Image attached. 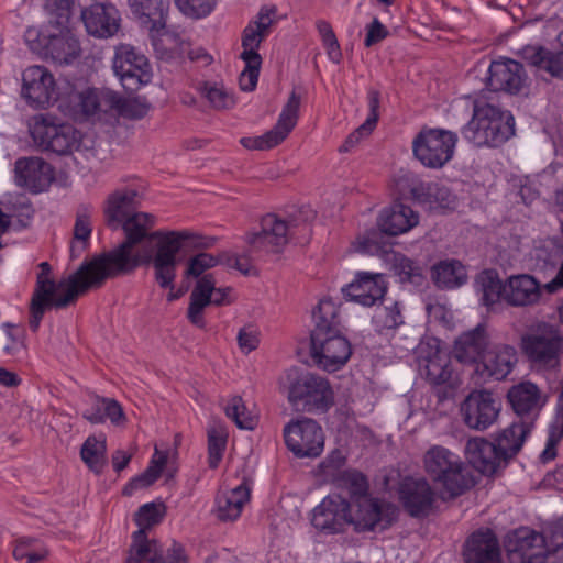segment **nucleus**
<instances>
[{
  "label": "nucleus",
  "instance_id": "27",
  "mask_svg": "<svg viewBox=\"0 0 563 563\" xmlns=\"http://www.w3.org/2000/svg\"><path fill=\"white\" fill-rule=\"evenodd\" d=\"M466 457L472 466L483 475L490 476L507 465L495 442L484 438H472L465 446Z\"/></svg>",
  "mask_w": 563,
  "mask_h": 563
},
{
  "label": "nucleus",
  "instance_id": "49",
  "mask_svg": "<svg viewBox=\"0 0 563 563\" xmlns=\"http://www.w3.org/2000/svg\"><path fill=\"white\" fill-rule=\"evenodd\" d=\"M404 323V317L398 302L377 308L373 316V324L377 332L394 330Z\"/></svg>",
  "mask_w": 563,
  "mask_h": 563
},
{
  "label": "nucleus",
  "instance_id": "45",
  "mask_svg": "<svg viewBox=\"0 0 563 563\" xmlns=\"http://www.w3.org/2000/svg\"><path fill=\"white\" fill-rule=\"evenodd\" d=\"M106 440H98L96 437H88L84 442L80 456L85 464L95 473H101L106 464Z\"/></svg>",
  "mask_w": 563,
  "mask_h": 563
},
{
  "label": "nucleus",
  "instance_id": "29",
  "mask_svg": "<svg viewBox=\"0 0 563 563\" xmlns=\"http://www.w3.org/2000/svg\"><path fill=\"white\" fill-rule=\"evenodd\" d=\"M517 363V351L508 344H500L486 351L477 365V372L495 380L505 379Z\"/></svg>",
  "mask_w": 563,
  "mask_h": 563
},
{
  "label": "nucleus",
  "instance_id": "35",
  "mask_svg": "<svg viewBox=\"0 0 563 563\" xmlns=\"http://www.w3.org/2000/svg\"><path fill=\"white\" fill-rule=\"evenodd\" d=\"M112 90L87 88L71 95L79 111L87 118L101 119L111 112Z\"/></svg>",
  "mask_w": 563,
  "mask_h": 563
},
{
  "label": "nucleus",
  "instance_id": "10",
  "mask_svg": "<svg viewBox=\"0 0 563 563\" xmlns=\"http://www.w3.org/2000/svg\"><path fill=\"white\" fill-rule=\"evenodd\" d=\"M29 130L34 143L43 151L67 155L78 148V132L70 124H56L49 115H34Z\"/></svg>",
  "mask_w": 563,
  "mask_h": 563
},
{
  "label": "nucleus",
  "instance_id": "57",
  "mask_svg": "<svg viewBox=\"0 0 563 563\" xmlns=\"http://www.w3.org/2000/svg\"><path fill=\"white\" fill-rule=\"evenodd\" d=\"M158 478L159 475L155 471H152V468L146 467V470L142 474L133 477L124 486L122 493L125 496H132L135 492L150 487Z\"/></svg>",
  "mask_w": 563,
  "mask_h": 563
},
{
  "label": "nucleus",
  "instance_id": "31",
  "mask_svg": "<svg viewBox=\"0 0 563 563\" xmlns=\"http://www.w3.org/2000/svg\"><path fill=\"white\" fill-rule=\"evenodd\" d=\"M540 297V283L530 275L510 276L504 285V299L511 306H531L537 303Z\"/></svg>",
  "mask_w": 563,
  "mask_h": 563
},
{
  "label": "nucleus",
  "instance_id": "26",
  "mask_svg": "<svg viewBox=\"0 0 563 563\" xmlns=\"http://www.w3.org/2000/svg\"><path fill=\"white\" fill-rule=\"evenodd\" d=\"M465 563H501L499 542L489 528L474 531L463 547Z\"/></svg>",
  "mask_w": 563,
  "mask_h": 563
},
{
  "label": "nucleus",
  "instance_id": "32",
  "mask_svg": "<svg viewBox=\"0 0 563 563\" xmlns=\"http://www.w3.org/2000/svg\"><path fill=\"white\" fill-rule=\"evenodd\" d=\"M489 343L485 325L478 324L455 340L453 353L459 362L471 364L483 357Z\"/></svg>",
  "mask_w": 563,
  "mask_h": 563
},
{
  "label": "nucleus",
  "instance_id": "14",
  "mask_svg": "<svg viewBox=\"0 0 563 563\" xmlns=\"http://www.w3.org/2000/svg\"><path fill=\"white\" fill-rule=\"evenodd\" d=\"M125 563H187V556L179 543L174 542L164 551L157 540L134 531Z\"/></svg>",
  "mask_w": 563,
  "mask_h": 563
},
{
  "label": "nucleus",
  "instance_id": "24",
  "mask_svg": "<svg viewBox=\"0 0 563 563\" xmlns=\"http://www.w3.org/2000/svg\"><path fill=\"white\" fill-rule=\"evenodd\" d=\"M417 354L420 369L430 384L442 385L450 380V357L439 349L437 341L421 342L417 347Z\"/></svg>",
  "mask_w": 563,
  "mask_h": 563
},
{
  "label": "nucleus",
  "instance_id": "4",
  "mask_svg": "<svg viewBox=\"0 0 563 563\" xmlns=\"http://www.w3.org/2000/svg\"><path fill=\"white\" fill-rule=\"evenodd\" d=\"M423 466L431 481L449 498L463 495L475 484L461 457L442 445H432L427 450Z\"/></svg>",
  "mask_w": 563,
  "mask_h": 563
},
{
  "label": "nucleus",
  "instance_id": "46",
  "mask_svg": "<svg viewBox=\"0 0 563 563\" xmlns=\"http://www.w3.org/2000/svg\"><path fill=\"white\" fill-rule=\"evenodd\" d=\"M49 52L58 64H70L80 54V46L73 37H55L49 43Z\"/></svg>",
  "mask_w": 563,
  "mask_h": 563
},
{
  "label": "nucleus",
  "instance_id": "21",
  "mask_svg": "<svg viewBox=\"0 0 563 563\" xmlns=\"http://www.w3.org/2000/svg\"><path fill=\"white\" fill-rule=\"evenodd\" d=\"M54 179L52 166L41 157H21L14 164V181L16 186L31 192L46 190Z\"/></svg>",
  "mask_w": 563,
  "mask_h": 563
},
{
  "label": "nucleus",
  "instance_id": "59",
  "mask_svg": "<svg viewBox=\"0 0 563 563\" xmlns=\"http://www.w3.org/2000/svg\"><path fill=\"white\" fill-rule=\"evenodd\" d=\"M562 438H563L562 431L549 429V435H548L545 448L540 454V461L543 464H547L550 461L555 459V456L558 454L556 446Z\"/></svg>",
  "mask_w": 563,
  "mask_h": 563
},
{
  "label": "nucleus",
  "instance_id": "47",
  "mask_svg": "<svg viewBox=\"0 0 563 563\" xmlns=\"http://www.w3.org/2000/svg\"><path fill=\"white\" fill-rule=\"evenodd\" d=\"M225 415L240 429L253 430L256 426V417L246 408L240 396L232 397L224 408Z\"/></svg>",
  "mask_w": 563,
  "mask_h": 563
},
{
  "label": "nucleus",
  "instance_id": "60",
  "mask_svg": "<svg viewBox=\"0 0 563 563\" xmlns=\"http://www.w3.org/2000/svg\"><path fill=\"white\" fill-rule=\"evenodd\" d=\"M388 35L387 29L375 18L373 22L367 26V33L364 41L366 47H371L376 43L383 41Z\"/></svg>",
  "mask_w": 563,
  "mask_h": 563
},
{
  "label": "nucleus",
  "instance_id": "22",
  "mask_svg": "<svg viewBox=\"0 0 563 563\" xmlns=\"http://www.w3.org/2000/svg\"><path fill=\"white\" fill-rule=\"evenodd\" d=\"M527 84L523 66L512 59L495 60L490 64L487 87L492 91H503L517 95Z\"/></svg>",
  "mask_w": 563,
  "mask_h": 563
},
{
  "label": "nucleus",
  "instance_id": "15",
  "mask_svg": "<svg viewBox=\"0 0 563 563\" xmlns=\"http://www.w3.org/2000/svg\"><path fill=\"white\" fill-rule=\"evenodd\" d=\"M300 108V96L291 91L283 107L276 125L261 136L243 137L241 144L247 150H268L282 143L295 128Z\"/></svg>",
  "mask_w": 563,
  "mask_h": 563
},
{
  "label": "nucleus",
  "instance_id": "34",
  "mask_svg": "<svg viewBox=\"0 0 563 563\" xmlns=\"http://www.w3.org/2000/svg\"><path fill=\"white\" fill-rule=\"evenodd\" d=\"M250 499V489L241 484L230 490L220 492L216 497L213 514L222 522L236 520Z\"/></svg>",
  "mask_w": 563,
  "mask_h": 563
},
{
  "label": "nucleus",
  "instance_id": "62",
  "mask_svg": "<svg viewBox=\"0 0 563 563\" xmlns=\"http://www.w3.org/2000/svg\"><path fill=\"white\" fill-rule=\"evenodd\" d=\"M367 102H368V110L369 113L365 120L366 125L376 126L379 113V104H380V93L376 89H369L367 92Z\"/></svg>",
  "mask_w": 563,
  "mask_h": 563
},
{
  "label": "nucleus",
  "instance_id": "41",
  "mask_svg": "<svg viewBox=\"0 0 563 563\" xmlns=\"http://www.w3.org/2000/svg\"><path fill=\"white\" fill-rule=\"evenodd\" d=\"M211 288L212 285L208 279H199L190 294L187 318L194 325L200 329L206 327L203 310L210 305L211 298L209 292Z\"/></svg>",
  "mask_w": 563,
  "mask_h": 563
},
{
  "label": "nucleus",
  "instance_id": "6",
  "mask_svg": "<svg viewBox=\"0 0 563 563\" xmlns=\"http://www.w3.org/2000/svg\"><path fill=\"white\" fill-rule=\"evenodd\" d=\"M520 347L534 367L554 369L560 365L563 336L556 325L539 322L521 336Z\"/></svg>",
  "mask_w": 563,
  "mask_h": 563
},
{
  "label": "nucleus",
  "instance_id": "13",
  "mask_svg": "<svg viewBox=\"0 0 563 563\" xmlns=\"http://www.w3.org/2000/svg\"><path fill=\"white\" fill-rule=\"evenodd\" d=\"M500 409V401L485 389L473 390L461 404L464 423L477 431H484L493 426L498 419Z\"/></svg>",
  "mask_w": 563,
  "mask_h": 563
},
{
  "label": "nucleus",
  "instance_id": "25",
  "mask_svg": "<svg viewBox=\"0 0 563 563\" xmlns=\"http://www.w3.org/2000/svg\"><path fill=\"white\" fill-rule=\"evenodd\" d=\"M387 284L383 274L360 272L355 279L342 288L344 297L365 307L374 306L383 299Z\"/></svg>",
  "mask_w": 563,
  "mask_h": 563
},
{
  "label": "nucleus",
  "instance_id": "19",
  "mask_svg": "<svg viewBox=\"0 0 563 563\" xmlns=\"http://www.w3.org/2000/svg\"><path fill=\"white\" fill-rule=\"evenodd\" d=\"M312 526L327 534L343 532L349 526V501L340 495H329L313 509Z\"/></svg>",
  "mask_w": 563,
  "mask_h": 563
},
{
  "label": "nucleus",
  "instance_id": "55",
  "mask_svg": "<svg viewBox=\"0 0 563 563\" xmlns=\"http://www.w3.org/2000/svg\"><path fill=\"white\" fill-rule=\"evenodd\" d=\"M222 260L220 257H216L209 253H199L192 258H190L188 268L186 274L194 277H199L203 274L205 271L214 267Z\"/></svg>",
  "mask_w": 563,
  "mask_h": 563
},
{
  "label": "nucleus",
  "instance_id": "40",
  "mask_svg": "<svg viewBox=\"0 0 563 563\" xmlns=\"http://www.w3.org/2000/svg\"><path fill=\"white\" fill-rule=\"evenodd\" d=\"M466 272L459 261H443L432 268V280L439 288H455L466 282Z\"/></svg>",
  "mask_w": 563,
  "mask_h": 563
},
{
  "label": "nucleus",
  "instance_id": "7",
  "mask_svg": "<svg viewBox=\"0 0 563 563\" xmlns=\"http://www.w3.org/2000/svg\"><path fill=\"white\" fill-rule=\"evenodd\" d=\"M419 214L411 207L402 202H394L379 213L377 225L379 231H367L363 236L357 238L353 244L355 251L366 254H374L380 250L382 233L387 235H399L410 231L418 225Z\"/></svg>",
  "mask_w": 563,
  "mask_h": 563
},
{
  "label": "nucleus",
  "instance_id": "30",
  "mask_svg": "<svg viewBox=\"0 0 563 563\" xmlns=\"http://www.w3.org/2000/svg\"><path fill=\"white\" fill-rule=\"evenodd\" d=\"M81 18L87 32L98 37L112 36L119 29V14L112 5L91 4L82 10Z\"/></svg>",
  "mask_w": 563,
  "mask_h": 563
},
{
  "label": "nucleus",
  "instance_id": "43",
  "mask_svg": "<svg viewBox=\"0 0 563 563\" xmlns=\"http://www.w3.org/2000/svg\"><path fill=\"white\" fill-rule=\"evenodd\" d=\"M475 284L484 306L492 307L499 302L501 297L504 298V286L494 271L482 272Z\"/></svg>",
  "mask_w": 563,
  "mask_h": 563
},
{
  "label": "nucleus",
  "instance_id": "56",
  "mask_svg": "<svg viewBox=\"0 0 563 563\" xmlns=\"http://www.w3.org/2000/svg\"><path fill=\"white\" fill-rule=\"evenodd\" d=\"M245 63L244 70L240 74L239 85L243 91H252L255 89L262 60L251 62V59H243Z\"/></svg>",
  "mask_w": 563,
  "mask_h": 563
},
{
  "label": "nucleus",
  "instance_id": "23",
  "mask_svg": "<svg viewBox=\"0 0 563 563\" xmlns=\"http://www.w3.org/2000/svg\"><path fill=\"white\" fill-rule=\"evenodd\" d=\"M507 399L518 416V421L531 422V428H533L534 421L545 404L538 386L530 382L515 385L508 390Z\"/></svg>",
  "mask_w": 563,
  "mask_h": 563
},
{
  "label": "nucleus",
  "instance_id": "33",
  "mask_svg": "<svg viewBox=\"0 0 563 563\" xmlns=\"http://www.w3.org/2000/svg\"><path fill=\"white\" fill-rule=\"evenodd\" d=\"M140 206V195L135 189L115 190L109 195L104 209L107 223L118 229L123 220L136 212Z\"/></svg>",
  "mask_w": 563,
  "mask_h": 563
},
{
  "label": "nucleus",
  "instance_id": "39",
  "mask_svg": "<svg viewBox=\"0 0 563 563\" xmlns=\"http://www.w3.org/2000/svg\"><path fill=\"white\" fill-rule=\"evenodd\" d=\"M522 57L552 77L563 79V52L552 53L542 46H526L522 48Z\"/></svg>",
  "mask_w": 563,
  "mask_h": 563
},
{
  "label": "nucleus",
  "instance_id": "8",
  "mask_svg": "<svg viewBox=\"0 0 563 563\" xmlns=\"http://www.w3.org/2000/svg\"><path fill=\"white\" fill-rule=\"evenodd\" d=\"M457 135L444 129L422 128L412 141L415 157L428 168H441L454 155Z\"/></svg>",
  "mask_w": 563,
  "mask_h": 563
},
{
  "label": "nucleus",
  "instance_id": "2",
  "mask_svg": "<svg viewBox=\"0 0 563 563\" xmlns=\"http://www.w3.org/2000/svg\"><path fill=\"white\" fill-rule=\"evenodd\" d=\"M314 329L310 334V353L319 368L335 372L346 364L352 347L341 333L339 307L332 299H321L313 311Z\"/></svg>",
  "mask_w": 563,
  "mask_h": 563
},
{
  "label": "nucleus",
  "instance_id": "20",
  "mask_svg": "<svg viewBox=\"0 0 563 563\" xmlns=\"http://www.w3.org/2000/svg\"><path fill=\"white\" fill-rule=\"evenodd\" d=\"M506 549L517 554L521 563H544L550 553L544 536L529 528H519L508 536Z\"/></svg>",
  "mask_w": 563,
  "mask_h": 563
},
{
  "label": "nucleus",
  "instance_id": "44",
  "mask_svg": "<svg viewBox=\"0 0 563 563\" xmlns=\"http://www.w3.org/2000/svg\"><path fill=\"white\" fill-rule=\"evenodd\" d=\"M24 331L15 324L3 323L0 332V345L5 355L20 357L25 353Z\"/></svg>",
  "mask_w": 563,
  "mask_h": 563
},
{
  "label": "nucleus",
  "instance_id": "42",
  "mask_svg": "<svg viewBox=\"0 0 563 563\" xmlns=\"http://www.w3.org/2000/svg\"><path fill=\"white\" fill-rule=\"evenodd\" d=\"M111 112L109 114H118L126 119H142L148 110L150 103L145 98L141 97H121L119 93L112 91Z\"/></svg>",
  "mask_w": 563,
  "mask_h": 563
},
{
  "label": "nucleus",
  "instance_id": "64",
  "mask_svg": "<svg viewBox=\"0 0 563 563\" xmlns=\"http://www.w3.org/2000/svg\"><path fill=\"white\" fill-rule=\"evenodd\" d=\"M200 279H208L212 285V288L209 292L211 298L210 305L222 306L230 303L228 298L229 292L231 291L230 288H216V282L211 274L205 275Z\"/></svg>",
  "mask_w": 563,
  "mask_h": 563
},
{
  "label": "nucleus",
  "instance_id": "63",
  "mask_svg": "<svg viewBox=\"0 0 563 563\" xmlns=\"http://www.w3.org/2000/svg\"><path fill=\"white\" fill-rule=\"evenodd\" d=\"M375 128L372 125H366L364 122L356 130H354L345 140V142L340 146V152H349L353 148L364 136L369 135Z\"/></svg>",
  "mask_w": 563,
  "mask_h": 563
},
{
  "label": "nucleus",
  "instance_id": "1",
  "mask_svg": "<svg viewBox=\"0 0 563 563\" xmlns=\"http://www.w3.org/2000/svg\"><path fill=\"white\" fill-rule=\"evenodd\" d=\"M155 224V217L146 212H134L122 221L125 240L112 249L84 262L78 269L60 279L53 277L48 262L38 264L35 288L30 302V329L36 332L44 313L52 308L63 309L76 302L90 289L100 288L107 279L132 273L141 264L152 263L154 278L162 288L173 289L178 253L185 242L192 241L199 247H209L212 240L196 241L189 231H147Z\"/></svg>",
  "mask_w": 563,
  "mask_h": 563
},
{
  "label": "nucleus",
  "instance_id": "37",
  "mask_svg": "<svg viewBox=\"0 0 563 563\" xmlns=\"http://www.w3.org/2000/svg\"><path fill=\"white\" fill-rule=\"evenodd\" d=\"M82 417L93 424L103 423L107 419L117 426L125 421L123 409L115 399L99 396L89 398V404L84 410Z\"/></svg>",
  "mask_w": 563,
  "mask_h": 563
},
{
  "label": "nucleus",
  "instance_id": "16",
  "mask_svg": "<svg viewBox=\"0 0 563 563\" xmlns=\"http://www.w3.org/2000/svg\"><path fill=\"white\" fill-rule=\"evenodd\" d=\"M294 222H286L274 213L262 218L261 231L247 235L251 253H277L287 243Z\"/></svg>",
  "mask_w": 563,
  "mask_h": 563
},
{
  "label": "nucleus",
  "instance_id": "48",
  "mask_svg": "<svg viewBox=\"0 0 563 563\" xmlns=\"http://www.w3.org/2000/svg\"><path fill=\"white\" fill-rule=\"evenodd\" d=\"M393 268L402 283L420 285L423 276L421 266L411 258L400 254H393Z\"/></svg>",
  "mask_w": 563,
  "mask_h": 563
},
{
  "label": "nucleus",
  "instance_id": "53",
  "mask_svg": "<svg viewBox=\"0 0 563 563\" xmlns=\"http://www.w3.org/2000/svg\"><path fill=\"white\" fill-rule=\"evenodd\" d=\"M91 214L92 207L89 205H80L76 212V222L74 227V238L76 242L82 243V249L86 247V244L91 234Z\"/></svg>",
  "mask_w": 563,
  "mask_h": 563
},
{
  "label": "nucleus",
  "instance_id": "11",
  "mask_svg": "<svg viewBox=\"0 0 563 563\" xmlns=\"http://www.w3.org/2000/svg\"><path fill=\"white\" fill-rule=\"evenodd\" d=\"M285 443L296 457H317L324 446L322 428L310 418L290 421L284 428Z\"/></svg>",
  "mask_w": 563,
  "mask_h": 563
},
{
  "label": "nucleus",
  "instance_id": "52",
  "mask_svg": "<svg viewBox=\"0 0 563 563\" xmlns=\"http://www.w3.org/2000/svg\"><path fill=\"white\" fill-rule=\"evenodd\" d=\"M177 9L186 16L201 19L216 8L217 0H174Z\"/></svg>",
  "mask_w": 563,
  "mask_h": 563
},
{
  "label": "nucleus",
  "instance_id": "18",
  "mask_svg": "<svg viewBox=\"0 0 563 563\" xmlns=\"http://www.w3.org/2000/svg\"><path fill=\"white\" fill-rule=\"evenodd\" d=\"M22 97L35 108H45L56 99L53 75L43 66L27 67L22 74Z\"/></svg>",
  "mask_w": 563,
  "mask_h": 563
},
{
  "label": "nucleus",
  "instance_id": "5",
  "mask_svg": "<svg viewBox=\"0 0 563 563\" xmlns=\"http://www.w3.org/2000/svg\"><path fill=\"white\" fill-rule=\"evenodd\" d=\"M514 133L515 119L509 111L479 101L474 102L472 119L462 129L463 137L477 147L499 146Z\"/></svg>",
  "mask_w": 563,
  "mask_h": 563
},
{
  "label": "nucleus",
  "instance_id": "3",
  "mask_svg": "<svg viewBox=\"0 0 563 563\" xmlns=\"http://www.w3.org/2000/svg\"><path fill=\"white\" fill-rule=\"evenodd\" d=\"M279 389L289 404L303 412H325L334 404L329 380L320 375L290 367L279 378Z\"/></svg>",
  "mask_w": 563,
  "mask_h": 563
},
{
  "label": "nucleus",
  "instance_id": "36",
  "mask_svg": "<svg viewBox=\"0 0 563 563\" xmlns=\"http://www.w3.org/2000/svg\"><path fill=\"white\" fill-rule=\"evenodd\" d=\"M129 4L150 32L159 33L165 29L169 0H129Z\"/></svg>",
  "mask_w": 563,
  "mask_h": 563
},
{
  "label": "nucleus",
  "instance_id": "12",
  "mask_svg": "<svg viewBox=\"0 0 563 563\" xmlns=\"http://www.w3.org/2000/svg\"><path fill=\"white\" fill-rule=\"evenodd\" d=\"M115 76L128 90H136L152 79V70L147 58L135 52L131 45L117 47L112 64Z\"/></svg>",
  "mask_w": 563,
  "mask_h": 563
},
{
  "label": "nucleus",
  "instance_id": "9",
  "mask_svg": "<svg viewBox=\"0 0 563 563\" xmlns=\"http://www.w3.org/2000/svg\"><path fill=\"white\" fill-rule=\"evenodd\" d=\"M398 517V507L384 499L358 496L349 504V523L357 532L388 529Z\"/></svg>",
  "mask_w": 563,
  "mask_h": 563
},
{
  "label": "nucleus",
  "instance_id": "54",
  "mask_svg": "<svg viewBox=\"0 0 563 563\" xmlns=\"http://www.w3.org/2000/svg\"><path fill=\"white\" fill-rule=\"evenodd\" d=\"M202 95L218 110L230 109L235 103L233 95L222 86L206 84L202 88Z\"/></svg>",
  "mask_w": 563,
  "mask_h": 563
},
{
  "label": "nucleus",
  "instance_id": "17",
  "mask_svg": "<svg viewBox=\"0 0 563 563\" xmlns=\"http://www.w3.org/2000/svg\"><path fill=\"white\" fill-rule=\"evenodd\" d=\"M398 493L404 509L413 518L428 517L437 501V493L426 478L406 477Z\"/></svg>",
  "mask_w": 563,
  "mask_h": 563
},
{
  "label": "nucleus",
  "instance_id": "61",
  "mask_svg": "<svg viewBox=\"0 0 563 563\" xmlns=\"http://www.w3.org/2000/svg\"><path fill=\"white\" fill-rule=\"evenodd\" d=\"M238 343L244 353L252 352L260 343L257 332L251 328L241 329L238 334Z\"/></svg>",
  "mask_w": 563,
  "mask_h": 563
},
{
  "label": "nucleus",
  "instance_id": "38",
  "mask_svg": "<svg viewBox=\"0 0 563 563\" xmlns=\"http://www.w3.org/2000/svg\"><path fill=\"white\" fill-rule=\"evenodd\" d=\"M531 429V422L514 421L497 435L495 445L507 463L521 450Z\"/></svg>",
  "mask_w": 563,
  "mask_h": 563
},
{
  "label": "nucleus",
  "instance_id": "28",
  "mask_svg": "<svg viewBox=\"0 0 563 563\" xmlns=\"http://www.w3.org/2000/svg\"><path fill=\"white\" fill-rule=\"evenodd\" d=\"M276 10L274 8H262L256 20L249 23L242 34V59H251V62L262 60L257 49L263 40L269 34Z\"/></svg>",
  "mask_w": 563,
  "mask_h": 563
},
{
  "label": "nucleus",
  "instance_id": "50",
  "mask_svg": "<svg viewBox=\"0 0 563 563\" xmlns=\"http://www.w3.org/2000/svg\"><path fill=\"white\" fill-rule=\"evenodd\" d=\"M165 515V507L163 504L148 503L139 508L134 516V520L139 527L137 531H142L145 539L147 537L146 531L153 526L159 523Z\"/></svg>",
  "mask_w": 563,
  "mask_h": 563
},
{
  "label": "nucleus",
  "instance_id": "58",
  "mask_svg": "<svg viewBox=\"0 0 563 563\" xmlns=\"http://www.w3.org/2000/svg\"><path fill=\"white\" fill-rule=\"evenodd\" d=\"M342 481L349 485L350 490L355 496H367L368 484L366 477L356 471H346L342 474Z\"/></svg>",
  "mask_w": 563,
  "mask_h": 563
},
{
  "label": "nucleus",
  "instance_id": "51",
  "mask_svg": "<svg viewBox=\"0 0 563 563\" xmlns=\"http://www.w3.org/2000/svg\"><path fill=\"white\" fill-rule=\"evenodd\" d=\"M227 445V437L221 428L208 430V464L210 468H217L223 456Z\"/></svg>",
  "mask_w": 563,
  "mask_h": 563
}]
</instances>
